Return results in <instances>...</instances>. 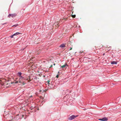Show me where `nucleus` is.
<instances>
[{"mask_svg":"<svg viewBox=\"0 0 121 121\" xmlns=\"http://www.w3.org/2000/svg\"><path fill=\"white\" fill-rule=\"evenodd\" d=\"M18 82V81H16L15 83H17Z\"/></svg>","mask_w":121,"mask_h":121,"instance_id":"nucleus-17","label":"nucleus"},{"mask_svg":"<svg viewBox=\"0 0 121 121\" xmlns=\"http://www.w3.org/2000/svg\"><path fill=\"white\" fill-rule=\"evenodd\" d=\"M50 81H48L47 82H48V84H50Z\"/></svg>","mask_w":121,"mask_h":121,"instance_id":"nucleus-14","label":"nucleus"},{"mask_svg":"<svg viewBox=\"0 0 121 121\" xmlns=\"http://www.w3.org/2000/svg\"><path fill=\"white\" fill-rule=\"evenodd\" d=\"M65 47V44L64 43H63L61 44L60 46V47L61 48H63Z\"/></svg>","mask_w":121,"mask_h":121,"instance_id":"nucleus-6","label":"nucleus"},{"mask_svg":"<svg viewBox=\"0 0 121 121\" xmlns=\"http://www.w3.org/2000/svg\"><path fill=\"white\" fill-rule=\"evenodd\" d=\"M17 75L19 77L21 76L22 74V73L21 72H19L17 73Z\"/></svg>","mask_w":121,"mask_h":121,"instance_id":"nucleus-8","label":"nucleus"},{"mask_svg":"<svg viewBox=\"0 0 121 121\" xmlns=\"http://www.w3.org/2000/svg\"><path fill=\"white\" fill-rule=\"evenodd\" d=\"M76 16L75 15H73L72 17L73 18H75Z\"/></svg>","mask_w":121,"mask_h":121,"instance_id":"nucleus-15","label":"nucleus"},{"mask_svg":"<svg viewBox=\"0 0 121 121\" xmlns=\"http://www.w3.org/2000/svg\"><path fill=\"white\" fill-rule=\"evenodd\" d=\"M6 23H3V24H2L3 25H4V24H6Z\"/></svg>","mask_w":121,"mask_h":121,"instance_id":"nucleus-20","label":"nucleus"},{"mask_svg":"<svg viewBox=\"0 0 121 121\" xmlns=\"http://www.w3.org/2000/svg\"><path fill=\"white\" fill-rule=\"evenodd\" d=\"M111 64H117V62L116 61H111Z\"/></svg>","mask_w":121,"mask_h":121,"instance_id":"nucleus-5","label":"nucleus"},{"mask_svg":"<svg viewBox=\"0 0 121 121\" xmlns=\"http://www.w3.org/2000/svg\"><path fill=\"white\" fill-rule=\"evenodd\" d=\"M59 72H58V73H59Z\"/></svg>","mask_w":121,"mask_h":121,"instance_id":"nucleus-25","label":"nucleus"},{"mask_svg":"<svg viewBox=\"0 0 121 121\" xmlns=\"http://www.w3.org/2000/svg\"><path fill=\"white\" fill-rule=\"evenodd\" d=\"M18 24H16L15 25H14L13 26H12V27H16V26H18Z\"/></svg>","mask_w":121,"mask_h":121,"instance_id":"nucleus-10","label":"nucleus"},{"mask_svg":"<svg viewBox=\"0 0 121 121\" xmlns=\"http://www.w3.org/2000/svg\"><path fill=\"white\" fill-rule=\"evenodd\" d=\"M39 110V108H38V110Z\"/></svg>","mask_w":121,"mask_h":121,"instance_id":"nucleus-24","label":"nucleus"},{"mask_svg":"<svg viewBox=\"0 0 121 121\" xmlns=\"http://www.w3.org/2000/svg\"><path fill=\"white\" fill-rule=\"evenodd\" d=\"M52 65H51V67H52Z\"/></svg>","mask_w":121,"mask_h":121,"instance_id":"nucleus-21","label":"nucleus"},{"mask_svg":"<svg viewBox=\"0 0 121 121\" xmlns=\"http://www.w3.org/2000/svg\"><path fill=\"white\" fill-rule=\"evenodd\" d=\"M104 54H104H104H103V55H104Z\"/></svg>","mask_w":121,"mask_h":121,"instance_id":"nucleus-23","label":"nucleus"},{"mask_svg":"<svg viewBox=\"0 0 121 121\" xmlns=\"http://www.w3.org/2000/svg\"><path fill=\"white\" fill-rule=\"evenodd\" d=\"M35 108V107H33L31 106L30 108V109L32 110L33 109V108Z\"/></svg>","mask_w":121,"mask_h":121,"instance_id":"nucleus-11","label":"nucleus"},{"mask_svg":"<svg viewBox=\"0 0 121 121\" xmlns=\"http://www.w3.org/2000/svg\"><path fill=\"white\" fill-rule=\"evenodd\" d=\"M21 34V33H20L18 32H16V33H14V34H13V35H14V36L16 35H19V34Z\"/></svg>","mask_w":121,"mask_h":121,"instance_id":"nucleus-9","label":"nucleus"},{"mask_svg":"<svg viewBox=\"0 0 121 121\" xmlns=\"http://www.w3.org/2000/svg\"><path fill=\"white\" fill-rule=\"evenodd\" d=\"M78 116V115L75 116L74 115H72L69 117L68 118V119L69 120H72L74 119L75 117H77Z\"/></svg>","mask_w":121,"mask_h":121,"instance_id":"nucleus-1","label":"nucleus"},{"mask_svg":"<svg viewBox=\"0 0 121 121\" xmlns=\"http://www.w3.org/2000/svg\"><path fill=\"white\" fill-rule=\"evenodd\" d=\"M12 14H9L8 16V17H10V16H11Z\"/></svg>","mask_w":121,"mask_h":121,"instance_id":"nucleus-12","label":"nucleus"},{"mask_svg":"<svg viewBox=\"0 0 121 121\" xmlns=\"http://www.w3.org/2000/svg\"><path fill=\"white\" fill-rule=\"evenodd\" d=\"M55 65V64H53V65Z\"/></svg>","mask_w":121,"mask_h":121,"instance_id":"nucleus-22","label":"nucleus"},{"mask_svg":"<svg viewBox=\"0 0 121 121\" xmlns=\"http://www.w3.org/2000/svg\"><path fill=\"white\" fill-rule=\"evenodd\" d=\"M70 49L69 50H71L72 49V48H70Z\"/></svg>","mask_w":121,"mask_h":121,"instance_id":"nucleus-19","label":"nucleus"},{"mask_svg":"<svg viewBox=\"0 0 121 121\" xmlns=\"http://www.w3.org/2000/svg\"><path fill=\"white\" fill-rule=\"evenodd\" d=\"M58 77H59V75H58V74H57V75L56 76V77L58 78Z\"/></svg>","mask_w":121,"mask_h":121,"instance_id":"nucleus-16","label":"nucleus"},{"mask_svg":"<svg viewBox=\"0 0 121 121\" xmlns=\"http://www.w3.org/2000/svg\"><path fill=\"white\" fill-rule=\"evenodd\" d=\"M68 66V65L66 64H65L62 66L61 67V68H67V67Z\"/></svg>","mask_w":121,"mask_h":121,"instance_id":"nucleus-4","label":"nucleus"},{"mask_svg":"<svg viewBox=\"0 0 121 121\" xmlns=\"http://www.w3.org/2000/svg\"><path fill=\"white\" fill-rule=\"evenodd\" d=\"M11 16L12 17H14L16 16L17 14L16 13H14V14H12Z\"/></svg>","mask_w":121,"mask_h":121,"instance_id":"nucleus-7","label":"nucleus"},{"mask_svg":"<svg viewBox=\"0 0 121 121\" xmlns=\"http://www.w3.org/2000/svg\"><path fill=\"white\" fill-rule=\"evenodd\" d=\"M36 110H35V111H34V112H33V111H31L30 112H36Z\"/></svg>","mask_w":121,"mask_h":121,"instance_id":"nucleus-18","label":"nucleus"},{"mask_svg":"<svg viewBox=\"0 0 121 121\" xmlns=\"http://www.w3.org/2000/svg\"><path fill=\"white\" fill-rule=\"evenodd\" d=\"M19 77V82L20 83H22V80H24L25 79V78L24 77H23V76H20Z\"/></svg>","mask_w":121,"mask_h":121,"instance_id":"nucleus-2","label":"nucleus"},{"mask_svg":"<svg viewBox=\"0 0 121 121\" xmlns=\"http://www.w3.org/2000/svg\"><path fill=\"white\" fill-rule=\"evenodd\" d=\"M13 36H14V35H13H13H12L11 36H10V37L11 38H13Z\"/></svg>","mask_w":121,"mask_h":121,"instance_id":"nucleus-13","label":"nucleus"},{"mask_svg":"<svg viewBox=\"0 0 121 121\" xmlns=\"http://www.w3.org/2000/svg\"><path fill=\"white\" fill-rule=\"evenodd\" d=\"M98 120L102 121H107L108 120V118L106 117L102 118L99 119Z\"/></svg>","mask_w":121,"mask_h":121,"instance_id":"nucleus-3","label":"nucleus"}]
</instances>
